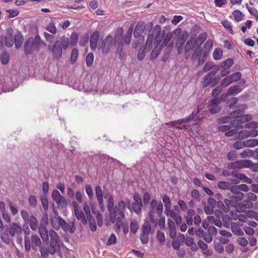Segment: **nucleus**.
<instances>
[{
  "label": "nucleus",
  "instance_id": "obj_51",
  "mask_svg": "<svg viewBox=\"0 0 258 258\" xmlns=\"http://www.w3.org/2000/svg\"><path fill=\"white\" fill-rule=\"evenodd\" d=\"M46 29L52 34H55L57 32L56 28L54 23H49L46 27Z\"/></svg>",
  "mask_w": 258,
  "mask_h": 258
},
{
  "label": "nucleus",
  "instance_id": "obj_25",
  "mask_svg": "<svg viewBox=\"0 0 258 258\" xmlns=\"http://www.w3.org/2000/svg\"><path fill=\"white\" fill-rule=\"evenodd\" d=\"M231 228L234 234L238 236H242L244 235V232L236 223H232Z\"/></svg>",
  "mask_w": 258,
  "mask_h": 258
},
{
  "label": "nucleus",
  "instance_id": "obj_20",
  "mask_svg": "<svg viewBox=\"0 0 258 258\" xmlns=\"http://www.w3.org/2000/svg\"><path fill=\"white\" fill-rule=\"evenodd\" d=\"M133 33V28L130 27L126 33L122 36V42L126 45L131 43Z\"/></svg>",
  "mask_w": 258,
  "mask_h": 258
},
{
  "label": "nucleus",
  "instance_id": "obj_24",
  "mask_svg": "<svg viewBox=\"0 0 258 258\" xmlns=\"http://www.w3.org/2000/svg\"><path fill=\"white\" fill-rule=\"evenodd\" d=\"M195 45H197L195 43V39L190 37L186 42L184 49L185 53H188L191 50Z\"/></svg>",
  "mask_w": 258,
  "mask_h": 258
},
{
  "label": "nucleus",
  "instance_id": "obj_28",
  "mask_svg": "<svg viewBox=\"0 0 258 258\" xmlns=\"http://www.w3.org/2000/svg\"><path fill=\"white\" fill-rule=\"evenodd\" d=\"M75 215L78 220H81L83 224H87V219L84 212L82 211L75 210Z\"/></svg>",
  "mask_w": 258,
  "mask_h": 258
},
{
  "label": "nucleus",
  "instance_id": "obj_35",
  "mask_svg": "<svg viewBox=\"0 0 258 258\" xmlns=\"http://www.w3.org/2000/svg\"><path fill=\"white\" fill-rule=\"evenodd\" d=\"M172 37V33L169 32L165 36L162 40V43L161 42V50L163 46L167 45Z\"/></svg>",
  "mask_w": 258,
  "mask_h": 258
},
{
  "label": "nucleus",
  "instance_id": "obj_27",
  "mask_svg": "<svg viewBox=\"0 0 258 258\" xmlns=\"http://www.w3.org/2000/svg\"><path fill=\"white\" fill-rule=\"evenodd\" d=\"M234 63V60L232 58H228L220 63L221 69L228 70Z\"/></svg>",
  "mask_w": 258,
  "mask_h": 258
},
{
  "label": "nucleus",
  "instance_id": "obj_59",
  "mask_svg": "<svg viewBox=\"0 0 258 258\" xmlns=\"http://www.w3.org/2000/svg\"><path fill=\"white\" fill-rule=\"evenodd\" d=\"M222 91V87L219 86L216 87L212 91V96L213 98H218V96Z\"/></svg>",
  "mask_w": 258,
  "mask_h": 258
},
{
  "label": "nucleus",
  "instance_id": "obj_10",
  "mask_svg": "<svg viewBox=\"0 0 258 258\" xmlns=\"http://www.w3.org/2000/svg\"><path fill=\"white\" fill-rule=\"evenodd\" d=\"M1 42L5 41L6 45L8 47H11L14 44L13 39V31L12 29H8L6 36H2L0 37Z\"/></svg>",
  "mask_w": 258,
  "mask_h": 258
},
{
  "label": "nucleus",
  "instance_id": "obj_7",
  "mask_svg": "<svg viewBox=\"0 0 258 258\" xmlns=\"http://www.w3.org/2000/svg\"><path fill=\"white\" fill-rule=\"evenodd\" d=\"M113 38L111 35H108L104 39L101 44H99L98 48L101 49L103 53H107L113 44Z\"/></svg>",
  "mask_w": 258,
  "mask_h": 258
},
{
  "label": "nucleus",
  "instance_id": "obj_33",
  "mask_svg": "<svg viewBox=\"0 0 258 258\" xmlns=\"http://www.w3.org/2000/svg\"><path fill=\"white\" fill-rule=\"evenodd\" d=\"M241 89L238 85H234L231 86L227 91L228 94L233 95L237 94L241 91Z\"/></svg>",
  "mask_w": 258,
  "mask_h": 258
},
{
  "label": "nucleus",
  "instance_id": "obj_2",
  "mask_svg": "<svg viewBox=\"0 0 258 258\" xmlns=\"http://www.w3.org/2000/svg\"><path fill=\"white\" fill-rule=\"evenodd\" d=\"M57 221L58 225H56L54 223L53 219L50 218V222L53 227L56 230H58L60 226L62 229L64 231H69L71 233L75 232L76 228L75 227V223L74 222L67 224L66 221L60 217H58Z\"/></svg>",
  "mask_w": 258,
  "mask_h": 258
},
{
  "label": "nucleus",
  "instance_id": "obj_45",
  "mask_svg": "<svg viewBox=\"0 0 258 258\" xmlns=\"http://www.w3.org/2000/svg\"><path fill=\"white\" fill-rule=\"evenodd\" d=\"M32 244L36 245L41 247L42 242L39 236L37 235H32L31 236Z\"/></svg>",
  "mask_w": 258,
  "mask_h": 258
},
{
  "label": "nucleus",
  "instance_id": "obj_32",
  "mask_svg": "<svg viewBox=\"0 0 258 258\" xmlns=\"http://www.w3.org/2000/svg\"><path fill=\"white\" fill-rule=\"evenodd\" d=\"M238 206L241 208L251 209L253 207V204L250 200L247 198L243 201L242 203L239 204Z\"/></svg>",
  "mask_w": 258,
  "mask_h": 258
},
{
  "label": "nucleus",
  "instance_id": "obj_30",
  "mask_svg": "<svg viewBox=\"0 0 258 258\" xmlns=\"http://www.w3.org/2000/svg\"><path fill=\"white\" fill-rule=\"evenodd\" d=\"M197 124V122H194L192 124H183L181 123V124H177V126H176V128L181 130H184L185 131L189 132L192 130V126H194L195 124Z\"/></svg>",
  "mask_w": 258,
  "mask_h": 258
},
{
  "label": "nucleus",
  "instance_id": "obj_29",
  "mask_svg": "<svg viewBox=\"0 0 258 258\" xmlns=\"http://www.w3.org/2000/svg\"><path fill=\"white\" fill-rule=\"evenodd\" d=\"M39 231L40 236L44 241L48 239V231L46 227H39Z\"/></svg>",
  "mask_w": 258,
  "mask_h": 258
},
{
  "label": "nucleus",
  "instance_id": "obj_44",
  "mask_svg": "<svg viewBox=\"0 0 258 258\" xmlns=\"http://www.w3.org/2000/svg\"><path fill=\"white\" fill-rule=\"evenodd\" d=\"M202 53V49L201 46H198L196 47L195 49L194 50L192 54L191 55V58L192 59H195L197 57H199L200 55Z\"/></svg>",
  "mask_w": 258,
  "mask_h": 258
},
{
  "label": "nucleus",
  "instance_id": "obj_14",
  "mask_svg": "<svg viewBox=\"0 0 258 258\" xmlns=\"http://www.w3.org/2000/svg\"><path fill=\"white\" fill-rule=\"evenodd\" d=\"M239 138L244 139L248 137H255L258 136V131L256 130H241L238 133Z\"/></svg>",
  "mask_w": 258,
  "mask_h": 258
},
{
  "label": "nucleus",
  "instance_id": "obj_5",
  "mask_svg": "<svg viewBox=\"0 0 258 258\" xmlns=\"http://www.w3.org/2000/svg\"><path fill=\"white\" fill-rule=\"evenodd\" d=\"M51 197L53 200L56 203L58 209H62L67 207V202L66 199L61 195L58 190H53L52 192Z\"/></svg>",
  "mask_w": 258,
  "mask_h": 258
},
{
  "label": "nucleus",
  "instance_id": "obj_3",
  "mask_svg": "<svg viewBox=\"0 0 258 258\" xmlns=\"http://www.w3.org/2000/svg\"><path fill=\"white\" fill-rule=\"evenodd\" d=\"M153 26V24L151 22L145 24L144 21H140L135 27L134 31V36L135 38L141 37L142 36L141 35L144 31L151 32Z\"/></svg>",
  "mask_w": 258,
  "mask_h": 258
},
{
  "label": "nucleus",
  "instance_id": "obj_26",
  "mask_svg": "<svg viewBox=\"0 0 258 258\" xmlns=\"http://www.w3.org/2000/svg\"><path fill=\"white\" fill-rule=\"evenodd\" d=\"M142 233L145 235H149L151 232V225L150 221L146 220L144 224L142 226Z\"/></svg>",
  "mask_w": 258,
  "mask_h": 258
},
{
  "label": "nucleus",
  "instance_id": "obj_43",
  "mask_svg": "<svg viewBox=\"0 0 258 258\" xmlns=\"http://www.w3.org/2000/svg\"><path fill=\"white\" fill-rule=\"evenodd\" d=\"M213 57L215 60H218L221 58L223 55V51L220 48H216L213 52Z\"/></svg>",
  "mask_w": 258,
  "mask_h": 258
},
{
  "label": "nucleus",
  "instance_id": "obj_1",
  "mask_svg": "<svg viewBox=\"0 0 258 258\" xmlns=\"http://www.w3.org/2000/svg\"><path fill=\"white\" fill-rule=\"evenodd\" d=\"M165 36V31L161 30V26L159 25H156L153 27L151 32H149L147 41L148 47H151V45L154 46L152 51L151 52L150 59L154 60L158 56L161 51V45L163 38Z\"/></svg>",
  "mask_w": 258,
  "mask_h": 258
},
{
  "label": "nucleus",
  "instance_id": "obj_19",
  "mask_svg": "<svg viewBox=\"0 0 258 258\" xmlns=\"http://www.w3.org/2000/svg\"><path fill=\"white\" fill-rule=\"evenodd\" d=\"M24 40L23 35L19 31L17 32L14 37V43L15 44V47L17 49L20 48L23 43Z\"/></svg>",
  "mask_w": 258,
  "mask_h": 258
},
{
  "label": "nucleus",
  "instance_id": "obj_38",
  "mask_svg": "<svg viewBox=\"0 0 258 258\" xmlns=\"http://www.w3.org/2000/svg\"><path fill=\"white\" fill-rule=\"evenodd\" d=\"M60 43L62 48L64 49H67L70 43V39L69 38L65 37L64 36H62L60 38Z\"/></svg>",
  "mask_w": 258,
  "mask_h": 258
},
{
  "label": "nucleus",
  "instance_id": "obj_21",
  "mask_svg": "<svg viewBox=\"0 0 258 258\" xmlns=\"http://www.w3.org/2000/svg\"><path fill=\"white\" fill-rule=\"evenodd\" d=\"M27 222L29 223L32 230L35 231L37 229L38 227V222L34 216L31 215L30 217V219L27 221Z\"/></svg>",
  "mask_w": 258,
  "mask_h": 258
},
{
  "label": "nucleus",
  "instance_id": "obj_50",
  "mask_svg": "<svg viewBox=\"0 0 258 258\" xmlns=\"http://www.w3.org/2000/svg\"><path fill=\"white\" fill-rule=\"evenodd\" d=\"M237 195V196H233L230 198L233 204L242 200L244 198V194L242 192H239Z\"/></svg>",
  "mask_w": 258,
  "mask_h": 258
},
{
  "label": "nucleus",
  "instance_id": "obj_57",
  "mask_svg": "<svg viewBox=\"0 0 258 258\" xmlns=\"http://www.w3.org/2000/svg\"><path fill=\"white\" fill-rule=\"evenodd\" d=\"M232 15L234 16L235 21L239 22L242 20L243 16L240 11L235 10L232 13Z\"/></svg>",
  "mask_w": 258,
  "mask_h": 258
},
{
  "label": "nucleus",
  "instance_id": "obj_63",
  "mask_svg": "<svg viewBox=\"0 0 258 258\" xmlns=\"http://www.w3.org/2000/svg\"><path fill=\"white\" fill-rule=\"evenodd\" d=\"M74 198L78 203H82L83 202V191L78 190L75 194Z\"/></svg>",
  "mask_w": 258,
  "mask_h": 258
},
{
  "label": "nucleus",
  "instance_id": "obj_62",
  "mask_svg": "<svg viewBox=\"0 0 258 258\" xmlns=\"http://www.w3.org/2000/svg\"><path fill=\"white\" fill-rule=\"evenodd\" d=\"M213 40L211 39H209L205 43L204 48L205 49L207 50L208 51V52H209L210 50L213 48Z\"/></svg>",
  "mask_w": 258,
  "mask_h": 258
},
{
  "label": "nucleus",
  "instance_id": "obj_39",
  "mask_svg": "<svg viewBox=\"0 0 258 258\" xmlns=\"http://www.w3.org/2000/svg\"><path fill=\"white\" fill-rule=\"evenodd\" d=\"M240 156L241 158H245L247 157H251L254 156V152L250 149H247L244 150L242 153L240 154Z\"/></svg>",
  "mask_w": 258,
  "mask_h": 258
},
{
  "label": "nucleus",
  "instance_id": "obj_64",
  "mask_svg": "<svg viewBox=\"0 0 258 258\" xmlns=\"http://www.w3.org/2000/svg\"><path fill=\"white\" fill-rule=\"evenodd\" d=\"M229 77L232 82H234L239 80L240 79L241 77V74L240 72H237L230 75Z\"/></svg>",
  "mask_w": 258,
  "mask_h": 258
},
{
  "label": "nucleus",
  "instance_id": "obj_52",
  "mask_svg": "<svg viewBox=\"0 0 258 258\" xmlns=\"http://www.w3.org/2000/svg\"><path fill=\"white\" fill-rule=\"evenodd\" d=\"M143 207V205H141L140 204L135 203H133L132 205L133 210L138 215L141 213L142 207Z\"/></svg>",
  "mask_w": 258,
  "mask_h": 258
},
{
  "label": "nucleus",
  "instance_id": "obj_40",
  "mask_svg": "<svg viewBox=\"0 0 258 258\" xmlns=\"http://www.w3.org/2000/svg\"><path fill=\"white\" fill-rule=\"evenodd\" d=\"M180 122L181 123H186L188 124L191 121L194 120L195 122L197 123L198 118L195 119V117H193V114H189L187 117H184L182 119H180Z\"/></svg>",
  "mask_w": 258,
  "mask_h": 258
},
{
  "label": "nucleus",
  "instance_id": "obj_55",
  "mask_svg": "<svg viewBox=\"0 0 258 258\" xmlns=\"http://www.w3.org/2000/svg\"><path fill=\"white\" fill-rule=\"evenodd\" d=\"M208 54L209 52H207L206 51H204L202 53L203 55L199 57L198 61V64L199 66L203 64L205 62Z\"/></svg>",
  "mask_w": 258,
  "mask_h": 258
},
{
  "label": "nucleus",
  "instance_id": "obj_48",
  "mask_svg": "<svg viewBox=\"0 0 258 258\" xmlns=\"http://www.w3.org/2000/svg\"><path fill=\"white\" fill-rule=\"evenodd\" d=\"M1 62L4 64H7L10 60V55L6 52H4L1 55Z\"/></svg>",
  "mask_w": 258,
  "mask_h": 258
},
{
  "label": "nucleus",
  "instance_id": "obj_53",
  "mask_svg": "<svg viewBox=\"0 0 258 258\" xmlns=\"http://www.w3.org/2000/svg\"><path fill=\"white\" fill-rule=\"evenodd\" d=\"M78 56V51L76 48H74L72 51L71 56V62L74 64L76 62Z\"/></svg>",
  "mask_w": 258,
  "mask_h": 258
},
{
  "label": "nucleus",
  "instance_id": "obj_58",
  "mask_svg": "<svg viewBox=\"0 0 258 258\" xmlns=\"http://www.w3.org/2000/svg\"><path fill=\"white\" fill-rule=\"evenodd\" d=\"M245 147H246L245 141H236L233 144V147L236 150L241 149Z\"/></svg>",
  "mask_w": 258,
  "mask_h": 258
},
{
  "label": "nucleus",
  "instance_id": "obj_47",
  "mask_svg": "<svg viewBox=\"0 0 258 258\" xmlns=\"http://www.w3.org/2000/svg\"><path fill=\"white\" fill-rule=\"evenodd\" d=\"M94 61V55L92 52H89L86 58V63L88 67H90L92 65Z\"/></svg>",
  "mask_w": 258,
  "mask_h": 258
},
{
  "label": "nucleus",
  "instance_id": "obj_18",
  "mask_svg": "<svg viewBox=\"0 0 258 258\" xmlns=\"http://www.w3.org/2000/svg\"><path fill=\"white\" fill-rule=\"evenodd\" d=\"M168 226L169 229V235L172 239L176 237V230L175 223L170 219L168 220Z\"/></svg>",
  "mask_w": 258,
  "mask_h": 258
},
{
  "label": "nucleus",
  "instance_id": "obj_60",
  "mask_svg": "<svg viewBox=\"0 0 258 258\" xmlns=\"http://www.w3.org/2000/svg\"><path fill=\"white\" fill-rule=\"evenodd\" d=\"M246 147H253L258 145L257 139H249L245 141Z\"/></svg>",
  "mask_w": 258,
  "mask_h": 258
},
{
  "label": "nucleus",
  "instance_id": "obj_37",
  "mask_svg": "<svg viewBox=\"0 0 258 258\" xmlns=\"http://www.w3.org/2000/svg\"><path fill=\"white\" fill-rule=\"evenodd\" d=\"M79 35L76 32H73L70 37V44L72 46H76L77 44Z\"/></svg>",
  "mask_w": 258,
  "mask_h": 258
},
{
  "label": "nucleus",
  "instance_id": "obj_34",
  "mask_svg": "<svg viewBox=\"0 0 258 258\" xmlns=\"http://www.w3.org/2000/svg\"><path fill=\"white\" fill-rule=\"evenodd\" d=\"M123 42H120L117 44H115L117 46L116 52L119 54V57L120 59H122V56L124 55L123 52Z\"/></svg>",
  "mask_w": 258,
  "mask_h": 258
},
{
  "label": "nucleus",
  "instance_id": "obj_11",
  "mask_svg": "<svg viewBox=\"0 0 258 258\" xmlns=\"http://www.w3.org/2000/svg\"><path fill=\"white\" fill-rule=\"evenodd\" d=\"M36 49L35 44L34 43L33 37H30L26 40L24 43V52L25 55H28L32 53Z\"/></svg>",
  "mask_w": 258,
  "mask_h": 258
},
{
  "label": "nucleus",
  "instance_id": "obj_54",
  "mask_svg": "<svg viewBox=\"0 0 258 258\" xmlns=\"http://www.w3.org/2000/svg\"><path fill=\"white\" fill-rule=\"evenodd\" d=\"M221 24H222L223 26L227 30L228 32L231 34H234L232 26H231V24L229 21L227 20H224L221 22Z\"/></svg>",
  "mask_w": 258,
  "mask_h": 258
},
{
  "label": "nucleus",
  "instance_id": "obj_56",
  "mask_svg": "<svg viewBox=\"0 0 258 258\" xmlns=\"http://www.w3.org/2000/svg\"><path fill=\"white\" fill-rule=\"evenodd\" d=\"M7 233L8 232H7L2 231V233L0 234V237L4 242L6 243L7 244H9L10 243V240L9 236Z\"/></svg>",
  "mask_w": 258,
  "mask_h": 258
},
{
  "label": "nucleus",
  "instance_id": "obj_22",
  "mask_svg": "<svg viewBox=\"0 0 258 258\" xmlns=\"http://www.w3.org/2000/svg\"><path fill=\"white\" fill-rule=\"evenodd\" d=\"M123 30L122 28L118 29L117 32L115 33L114 35V37L113 38V44H117L118 43L120 42H122V34H123Z\"/></svg>",
  "mask_w": 258,
  "mask_h": 258
},
{
  "label": "nucleus",
  "instance_id": "obj_16",
  "mask_svg": "<svg viewBox=\"0 0 258 258\" xmlns=\"http://www.w3.org/2000/svg\"><path fill=\"white\" fill-rule=\"evenodd\" d=\"M188 33L187 31H183L181 34L179 35L176 41L175 46H183L185 41L188 37Z\"/></svg>",
  "mask_w": 258,
  "mask_h": 258
},
{
  "label": "nucleus",
  "instance_id": "obj_12",
  "mask_svg": "<svg viewBox=\"0 0 258 258\" xmlns=\"http://www.w3.org/2000/svg\"><path fill=\"white\" fill-rule=\"evenodd\" d=\"M220 104L218 98H213L209 103V111L211 114H216L220 112L221 110V107L219 105Z\"/></svg>",
  "mask_w": 258,
  "mask_h": 258
},
{
  "label": "nucleus",
  "instance_id": "obj_4",
  "mask_svg": "<svg viewBox=\"0 0 258 258\" xmlns=\"http://www.w3.org/2000/svg\"><path fill=\"white\" fill-rule=\"evenodd\" d=\"M114 202L113 203L112 207L107 208L109 214H114L116 216L119 215L121 218L124 219L125 217L124 211L126 207V204L123 201L118 202L117 205L114 206Z\"/></svg>",
  "mask_w": 258,
  "mask_h": 258
},
{
  "label": "nucleus",
  "instance_id": "obj_6",
  "mask_svg": "<svg viewBox=\"0 0 258 258\" xmlns=\"http://www.w3.org/2000/svg\"><path fill=\"white\" fill-rule=\"evenodd\" d=\"M48 48L52 52L54 58L59 59L61 57L62 53V48L59 40L55 41L54 44L51 45L49 44Z\"/></svg>",
  "mask_w": 258,
  "mask_h": 258
},
{
  "label": "nucleus",
  "instance_id": "obj_8",
  "mask_svg": "<svg viewBox=\"0 0 258 258\" xmlns=\"http://www.w3.org/2000/svg\"><path fill=\"white\" fill-rule=\"evenodd\" d=\"M5 227L6 231L12 237H14L16 234L18 236L21 235L23 232V229L17 223H13L10 226H8L6 225Z\"/></svg>",
  "mask_w": 258,
  "mask_h": 258
},
{
  "label": "nucleus",
  "instance_id": "obj_42",
  "mask_svg": "<svg viewBox=\"0 0 258 258\" xmlns=\"http://www.w3.org/2000/svg\"><path fill=\"white\" fill-rule=\"evenodd\" d=\"M34 43L35 44L36 50H38L43 44V42L38 35H36L33 38Z\"/></svg>",
  "mask_w": 258,
  "mask_h": 258
},
{
  "label": "nucleus",
  "instance_id": "obj_41",
  "mask_svg": "<svg viewBox=\"0 0 258 258\" xmlns=\"http://www.w3.org/2000/svg\"><path fill=\"white\" fill-rule=\"evenodd\" d=\"M103 197L105 199H107V208H110V207H112L113 203L114 202L113 197L110 194H108V192H107V193L104 192Z\"/></svg>",
  "mask_w": 258,
  "mask_h": 258
},
{
  "label": "nucleus",
  "instance_id": "obj_17",
  "mask_svg": "<svg viewBox=\"0 0 258 258\" xmlns=\"http://www.w3.org/2000/svg\"><path fill=\"white\" fill-rule=\"evenodd\" d=\"M214 73L209 72L204 78L203 86L204 87H206L209 85L212 87V84L214 82Z\"/></svg>",
  "mask_w": 258,
  "mask_h": 258
},
{
  "label": "nucleus",
  "instance_id": "obj_49",
  "mask_svg": "<svg viewBox=\"0 0 258 258\" xmlns=\"http://www.w3.org/2000/svg\"><path fill=\"white\" fill-rule=\"evenodd\" d=\"M139 228V225L138 224V222L136 220H133L131 222L130 225V229L131 232H132L134 234H135L137 233L138 230Z\"/></svg>",
  "mask_w": 258,
  "mask_h": 258
},
{
  "label": "nucleus",
  "instance_id": "obj_23",
  "mask_svg": "<svg viewBox=\"0 0 258 258\" xmlns=\"http://www.w3.org/2000/svg\"><path fill=\"white\" fill-rule=\"evenodd\" d=\"M207 33L206 32H203L201 33L198 37L195 39V43L198 46H200L204 43L205 41L206 40L207 38Z\"/></svg>",
  "mask_w": 258,
  "mask_h": 258
},
{
  "label": "nucleus",
  "instance_id": "obj_13",
  "mask_svg": "<svg viewBox=\"0 0 258 258\" xmlns=\"http://www.w3.org/2000/svg\"><path fill=\"white\" fill-rule=\"evenodd\" d=\"M154 46L151 45V47H148L147 45V41H146V43L144 45L141 46L138 50L137 54V58L139 60L142 61L144 58L146 53L147 51H152Z\"/></svg>",
  "mask_w": 258,
  "mask_h": 258
},
{
  "label": "nucleus",
  "instance_id": "obj_36",
  "mask_svg": "<svg viewBox=\"0 0 258 258\" xmlns=\"http://www.w3.org/2000/svg\"><path fill=\"white\" fill-rule=\"evenodd\" d=\"M230 189L231 191H233L234 189H239L243 191H248L249 190V188L246 184H242L238 186H232Z\"/></svg>",
  "mask_w": 258,
  "mask_h": 258
},
{
  "label": "nucleus",
  "instance_id": "obj_15",
  "mask_svg": "<svg viewBox=\"0 0 258 258\" xmlns=\"http://www.w3.org/2000/svg\"><path fill=\"white\" fill-rule=\"evenodd\" d=\"M99 39V32L94 31L90 38V47L93 50H95L97 47V43Z\"/></svg>",
  "mask_w": 258,
  "mask_h": 258
},
{
  "label": "nucleus",
  "instance_id": "obj_9",
  "mask_svg": "<svg viewBox=\"0 0 258 258\" xmlns=\"http://www.w3.org/2000/svg\"><path fill=\"white\" fill-rule=\"evenodd\" d=\"M150 211L149 213L155 214L156 212L157 215L161 217L163 213V206L161 202L158 203L156 199H152L150 204Z\"/></svg>",
  "mask_w": 258,
  "mask_h": 258
},
{
  "label": "nucleus",
  "instance_id": "obj_61",
  "mask_svg": "<svg viewBox=\"0 0 258 258\" xmlns=\"http://www.w3.org/2000/svg\"><path fill=\"white\" fill-rule=\"evenodd\" d=\"M89 39V37L88 34H86L84 36L81 37L80 41V45L81 46H86L88 42Z\"/></svg>",
  "mask_w": 258,
  "mask_h": 258
},
{
  "label": "nucleus",
  "instance_id": "obj_31",
  "mask_svg": "<svg viewBox=\"0 0 258 258\" xmlns=\"http://www.w3.org/2000/svg\"><path fill=\"white\" fill-rule=\"evenodd\" d=\"M239 168H249L252 163V161L250 160H238Z\"/></svg>",
  "mask_w": 258,
  "mask_h": 258
},
{
  "label": "nucleus",
  "instance_id": "obj_46",
  "mask_svg": "<svg viewBox=\"0 0 258 258\" xmlns=\"http://www.w3.org/2000/svg\"><path fill=\"white\" fill-rule=\"evenodd\" d=\"M246 216L250 218L254 219L258 221V212L253 210H248L246 213Z\"/></svg>",
  "mask_w": 258,
  "mask_h": 258
}]
</instances>
